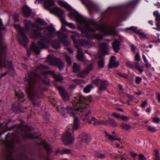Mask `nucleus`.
<instances>
[{
    "label": "nucleus",
    "mask_w": 160,
    "mask_h": 160,
    "mask_svg": "<svg viewBox=\"0 0 160 160\" xmlns=\"http://www.w3.org/2000/svg\"><path fill=\"white\" fill-rule=\"evenodd\" d=\"M46 72L47 73H49V74L52 75L53 77L57 81H60L63 79V78L60 75H56L53 71H50V72Z\"/></svg>",
    "instance_id": "393cba45"
},
{
    "label": "nucleus",
    "mask_w": 160,
    "mask_h": 160,
    "mask_svg": "<svg viewBox=\"0 0 160 160\" xmlns=\"http://www.w3.org/2000/svg\"><path fill=\"white\" fill-rule=\"evenodd\" d=\"M153 14L155 18V24L157 26V28H153L157 31H160V14L158 11H156L153 12Z\"/></svg>",
    "instance_id": "f3484780"
},
{
    "label": "nucleus",
    "mask_w": 160,
    "mask_h": 160,
    "mask_svg": "<svg viewBox=\"0 0 160 160\" xmlns=\"http://www.w3.org/2000/svg\"><path fill=\"white\" fill-rule=\"evenodd\" d=\"M131 49L132 51L134 52L135 51L136 48L133 45H132L131 46Z\"/></svg>",
    "instance_id": "774afa93"
},
{
    "label": "nucleus",
    "mask_w": 160,
    "mask_h": 160,
    "mask_svg": "<svg viewBox=\"0 0 160 160\" xmlns=\"http://www.w3.org/2000/svg\"><path fill=\"white\" fill-rule=\"evenodd\" d=\"M120 42L116 40L112 43V48L116 52H118L119 50L120 49Z\"/></svg>",
    "instance_id": "5701e85b"
},
{
    "label": "nucleus",
    "mask_w": 160,
    "mask_h": 160,
    "mask_svg": "<svg viewBox=\"0 0 160 160\" xmlns=\"http://www.w3.org/2000/svg\"><path fill=\"white\" fill-rule=\"evenodd\" d=\"M25 27H22L19 25H15V28L18 30V33L22 38V40H20L19 42L21 44L25 45L28 43V38L26 36L25 32L28 33L29 32L30 27L31 26L34 27V24L32 23L30 20H25L24 21Z\"/></svg>",
    "instance_id": "0eeeda50"
},
{
    "label": "nucleus",
    "mask_w": 160,
    "mask_h": 160,
    "mask_svg": "<svg viewBox=\"0 0 160 160\" xmlns=\"http://www.w3.org/2000/svg\"><path fill=\"white\" fill-rule=\"evenodd\" d=\"M120 119H121L122 120L124 121H128L129 119L128 117L124 115H122L121 116Z\"/></svg>",
    "instance_id": "8fccbe9b"
},
{
    "label": "nucleus",
    "mask_w": 160,
    "mask_h": 160,
    "mask_svg": "<svg viewBox=\"0 0 160 160\" xmlns=\"http://www.w3.org/2000/svg\"><path fill=\"white\" fill-rule=\"evenodd\" d=\"M156 98L157 99L158 102L160 103V93L157 92L156 93Z\"/></svg>",
    "instance_id": "603ef678"
},
{
    "label": "nucleus",
    "mask_w": 160,
    "mask_h": 160,
    "mask_svg": "<svg viewBox=\"0 0 160 160\" xmlns=\"http://www.w3.org/2000/svg\"><path fill=\"white\" fill-rule=\"evenodd\" d=\"M57 88L63 100L65 101L69 100V97L68 93L62 87L58 86L57 87Z\"/></svg>",
    "instance_id": "dca6fc26"
},
{
    "label": "nucleus",
    "mask_w": 160,
    "mask_h": 160,
    "mask_svg": "<svg viewBox=\"0 0 160 160\" xmlns=\"http://www.w3.org/2000/svg\"><path fill=\"white\" fill-rule=\"evenodd\" d=\"M73 72L75 73H77L80 70V66L78 65L76 62H74L73 63Z\"/></svg>",
    "instance_id": "7c9ffc66"
},
{
    "label": "nucleus",
    "mask_w": 160,
    "mask_h": 160,
    "mask_svg": "<svg viewBox=\"0 0 160 160\" xmlns=\"http://www.w3.org/2000/svg\"><path fill=\"white\" fill-rule=\"evenodd\" d=\"M59 4L67 9L70 10L71 9V7L67 3L62 1H60L58 2Z\"/></svg>",
    "instance_id": "f704fd0d"
},
{
    "label": "nucleus",
    "mask_w": 160,
    "mask_h": 160,
    "mask_svg": "<svg viewBox=\"0 0 160 160\" xmlns=\"http://www.w3.org/2000/svg\"><path fill=\"white\" fill-rule=\"evenodd\" d=\"M138 157L139 160H146V158L142 154H140L139 155Z\"/></svg>",
    "instance_id": "6e6d98bb"
},
{
    "label": "nucleus",
    "mask_w": 160,
    "mask_h": 160,
    "mask_svg": "<svg viewBox=\"0 0 160 160\" xmlns=\"http://www.w3.org/2000/svg\"><path fill=\"white\" fill-rule=\"evenodd\" d=\"M131 155L134 158H135L137 155V154L136 153L133 152H131Z\"/></svg>",
    "instance_id": "338daca9"
},
{
    "label": "nucleus",
    "mask_w": 160,
    "mask_h": 160,
    "mask_svg": "<svg viewBox=\"0 0 160 160\" xmlns=\"http://www.w3.org/2000/svg\"><path fill=\"white\" fill-rule=\"evenodd\" d=\"M108 123V121L107 120L104 121L103 120H102L101 121H95L93 124L94 125H97L99 124H107Z\"/></svg>",
    "instance_id": "c9c22d12"
},
{
    "label": "nucleus",
    "mask_w": 160,
    "mask_h": 160,
    "mask_svg": "<svg viewBox=\"0 0 160 160\" xmlns=\"http://www.w3.org/2000/svg\"><path fill=\"white\" fill-rule=\"evenodd\" d=\"M85 115L84 118H83V120L84 121L86 120H87V122L89 124H91L92 123V122L89 119V117L91 116V112L90 111H89Z\"/></svg>",
    "instance_id": "cd10ccee"
},
{
    "label": "nucleus",
    "mask_w": 160,
    "mask_h": 160,
    "mask_svg": "<svg viewBox=\"0 0 160 160\" xmlns=\"http://www.w3.org/2000/svg\"><path fill=\"white\" fill-rule=\"evenodd\" d=\"M48 68V67L47 66L41 64L36 68L35 70V72H41L40 75L35 72H29L28 73V76L25 78L28 84L26 89V92L29 100L32 101L33 105L36 107L39 106L40 102L38 100V99L41 97L34 89L35 84L38 81H41L46 85L49 84V80L46 75L49 73L46 72L48 71H44V69Z\"/></svg>",
    "instance_id": "f03ea898"
},
{
    "label": "nucleus",
    "mask_w": 160,
    "mask_h": 160,
    "mask_svg": "<svg viewBox=\"0 0 160 160\" xmlns=\"http://www.w3.org/2000/svg\"><path fill=\"white\" fill-rule=\"evenodd\" d=\"M92 83L97 86H98L99 85L98 90L100 91L106 90L109 85L108 81L101 80L98 78L93 80Z\"/></svg>",
    "instance_id": "9b49d317"
},
{
    "label": "nucleus",
    "mask_w": 160,
    "mask_h": 160,
    "mask_svg": "<svg viewBox=\"0 0 160 160\" xmlns=\"http://www.w3.org/2000/svg\"><path fill=\"white\" fill-rule=\"evenodd\" d=\"M22 106L21 105H18L15 107V108L13 107L12 109L13 111L16 112L17 113L22 112L23 111L22 110Z\"/></svg>",
    "instance_id": "2f4dec72"
},
{
    "label": "nucleus",
    "mask_w": 160,
    "mask_h": 160,
    "mask_svg": "<svg viewBox=\"0 0 160 160\" xmlns=\"http://www.w3.org/2000/svg\"><path fill=\"white\" fill-rule=\"evenodd\" d=\"M65 58L69 65H70L71 63L70 58L67 55H65Z\"/></svg>",
    "instance_id": "de8ad7c7"
},
{
    "label": "nucleus",
    "mask_w": 160,
    "mask_h": 160,
    "mask_svg": "<svg viewBox=\"0 0 160 160\" xmlns=\"http://www.w3.org/2000/svg\"><path fill=\"white\" fill-rule=\"evenodd\" d=\"M134 1H132L127 3V6H132L133 5Z\"/></svg>",
    "instance_id": "e2e57ef3"
},
{
    "label": "nucleus",
    "mask_w": 160,
    "mask_h": 160,
    "mask_svg": "<svg viewBox=\"0 0 160 160\" xmlns=\"http://www.w3.org/2000/svg\"><path fill=\"white\" fill-rule=\"evenodd\" d=\"M59 40L62 42L64 45L67 46L69 44V42L67 40V37L61 31H58L56 32Z\"/></svg>",
    "instance_id": "ddd939ff"
},
{
    "label": "nucleus",
    "mask_w": 160,
    "mask_h": 160,
    "mask_svg": "<svg viewBox=\"0 0 160 160\" xmlns=\"http://www.w3.org/2000/svg\"><path fill=\"white\" fill-rule=\"evenodd\" d=\"M16 98L18 101V104L23 102L25 100L23 93L20 91L16 92Z\"/></svg>",
    "instance_id": "412c9836"
},
{
    "label": "nucleus",
    "mask_w": 160,
    "mask_h": 160,
    "mask_svg": "<svg viewBox=\"0 0 160 160\" xmlns=\"http://www.w3.org/2000/svg\"><path fill=\"white\" fill-rule=\"evenodd\" d=\"M22 13L23 16L26 18H28L32 13V9L27 5H24L22 8Z\"/></svg>",
    "instance_id": "a211bd4d"
},
{
    "label": "nucleus",
    "mask_w": 160,
    "mask_h": 160,
    "mask_svg": "<svg viewBox=\"0 0 160 160\" xmlns=\"http://www.w3.org/2000/svg\"><path fill=\"white\" fill-rule=\"evenodd\" d=\"M52 47L55 49L58 48L60 47L59 41L57 40H53L52 42Z\"/></svg>",
    "instance_id": "c756f323"
},
{
    "label": "nucleus",
    "mask_w": 160,
    "mask_h": 160,
    "mask_svg": "<svg viewBox=\"0 0 160 160\" xmlns=\"http://www.w3.org/2000/svg\"><path fill=\"white\" fill-rule=\"evenodd\" d=\"M85 100V98L80 94H78L75 97L74 99L72 102V103L74 108V110L71 107L68 106L65 108L63 107H58L57 110L60 112L62 116L64 117H66V114L64 113V111L67 109L68 112L70 116L74 118L76 117L75 114V111L80 112V115L83 118L84 115V112L86 111L85 104H84Z\"/></svg>",
    "instance_id": "39448f33"
},
{
    "label": "nucleus",
    "mask_w": 160,
    "mask_h": 160,
    "mask_svg": "<svg viewBox=\"0 0 160 160\" xmlns=\"http://www.w3.org/2000/svg\"><path fill=\"white\" fill-rule=\"evenodd\" d=\"M95 157L102 159H103L107 157V155L105 153H102L97 152L95 154Z\"/></svg>",
    "instance_id": "72a5a7b5"
},
{
    "label": "nucleus",
    "mask_w": 160,
    "mask_h": 160,
    "mask_svg": "<svg viewBox=\"0 0 160 160\" xmlns=\"http://www.w3.org/2000/svg\"><path fill=\"white\" fill-rule=\"evenodd\" d=\"M135 59L136 61H139L140 60H141L139 54L138 53L136 54L135 55Z\"/></svg>",
    "instance_id": "5fc2aeb1"
},
{
    "label": "nucleus",
    "mask_w": 160,
    "mask_h": 160,
    "mask_svg": "<svg viewBox=\"0 0 160 160\" xmlns=\"http://www.w3.org/2000/svg\"><path fill=\"white\" fill-rule=\"evenodd\" d=\"M120 126L122 129L126 130H128L132 128V126L130 124L124 123H122Z\"/></svg>",
    "instance_id": "c85d7f7f"
},
{
    "label": "nucleus",
    "mask_w": 160,
    "mask_h": 160,
    "mask_svg": "<svg viewBox=\"0 0 160 160\" xmlns=\"http://www.w3.org/2000/svg\"><path fill=\"white\" fill-rule=\"evenodd\" d=\"M62 23V27H61V29L62 31H64L66 30V28L64 26V25H65V24H63Z\"/></svg>",
    "instance_id": "680f3d73"
},
{
    "label": "nucleus",
    "mask_w": 160,
    "mask_h": 160,
    "mask_svg": "<svg viewBox=\"0 0 160 160\" xmlns=\"http://www.w3.org/2000/svg\"><path fill=\"white\" fill-rule=\"evenodd\" d=\"M126 64L127 66L132 68H134L135 67V64L134 63V64H133L131 62L128 61L126 63Z\"/></svg>",
    "instance_id": "37998d69"
},
{
    "label": "nucleus",
    "mask_w": 160,
    "mask_h": 160,
    "mask_svg": "<svg viewBox=\"0 0 160 160\" xmlns=\"http://www.w3.org/2000/svg\"><path fill=\"white\" fill-rule=\"evenodd\" d=\"M73 131L68 128L63 133L62 137V140L64 144L67 145L72 144L74 141Z\"/></svg>",
    "instance_id": "9d476101"
},
{
    "label": "nucleus",
    "mask_w": 160,
    "mask_h": 160,
    "mask_svg": "<svg viewBox=\"0 0 160 160\" xmlns=\"http://www.w3.org/2000/svg\"><path fill=\"white\" fill-rule=\"evenodd\" d=\"M115 57L114 56H112L111 57L109 65V68H111L113 67H117L119 65L118 62H115Z\"/></svg>",
    "instance_id": "4be33fe9"
},
{
    "label": "nucleus",
    "mask_w": 160,
    "mask_h": 160,
    "mask_svg": "<svg viewBox=\"0 0 160 160\" xmlns=\"http://www.w3.org/2000/svg\"><path fill=\"white\" fill-rule=\"evenodd\" d=\"M11 128L13 129L15 132L13 133H8L6 138L5 145L6 147V160H14L12 156L13 152L15 142V138L17 137L19 138L25 139L26 138H32L33 139H39L37 141L38 144L42 145L44 147L48 154L51 153L53 151L51 146L45 141H42L41 138L37 137L35 135L31 133V129L27 126H22L18 125Z\"/></svg>",
    "instance_id": "f257e3e1"
},
{
    "label": "nucleus",
    "mask_w": 160,
    "mask_h": 160,
    "mask_svg": "<svg viewBox=\"0 0 160 160\" xmlns=\"http://www.w3.org/2000/svg\"><path fill=\"white\" fill-rule=\"evenodd\" d=\"M134 63L135 64V67L134 68L137 70L140 73H142L143 72V69L142 68H139V63L136 62H134Z\"/></svg>",
    "instance_id": "ea45409f"
},
{
    "label": "nucleus",
    "mask_w": 160,
    "mask_h": 160,
    "mask_svg": "<svg viewBox=\"0 0 160 160\" xmlns=\"http://www.w3.org/2000/svg\"><path fill=\"white\" fill-rule=\"evenodd\" d=\"M112 116L117 119H120L121 117V116L120 114H118L116 112L113 113Z\"/></svg>",
    "instance_id": "3c124183"
},
{
    "label": "nucleus",
    "mask_w": 160,
    "mask_h": 160,
    "mask_svg": "<svg viewBox=\"0 0 160 160\" xmlns=\"http://www.w3.org/2000/svg\"><path fill=\"white\" fill-rule=\"evenodd\" d=\"M109 123L110 125L113 127H115L118 126V124L113 119H109Z\"/></svg>",
    "instance_id": "a19ab883"
},
{
    "label": "nucleus",
    "mask_w": 160,
    "mask_h": 160,
    "mask_svg": "<svg viewBox=\"0 0 160 160\" xmlns=\"http://www.w3.org/2000/svg\"><path fill=\"white\" fill-rule=\"evenodd\" d=\"M152 121L155 123H159L160 121V120L157 117L153 118Z\"/></svg>",
    "instance_id": "864d4df0"
},
{
    "label": "nucleus",
    "mask_w": 160,
    "mask_h": 160,
    "mask_svg": "<svg viewBox=\"0 0 160 160\" xmlns=\"http://www.w3.org/2000/svg\"><path fill=\"white\" fill-rule=\"evenodd\" d=\"M142 78L140 77H136L135 79V82L137 84H140L142 81Z\"/></svg>",
    "instance_id": "09e8293b"
},
{
    "label": "nucleus",
    "mask_w": 160,
    "mask_h": 160,
    "mask_svg": "<svg viewBox=\"0 0 160 160\" xmlns=\"http://www.w3.org/2000/svg\"><path fill=\"white\" fill-rule=\"evenodd\" d=\"M146 127H147V130L151 132H154L157 131L155 127H152L149 125H147Z\"/></svg>",
    "instance_id": "4c0bfd02"
},
{
    "label": "nucleus",
    "mask_w": 160,
    "mask_h": 160,
    "mask_svg": "<svg viewBox=\"0 0 160 160\" xmlns=\"http://www.w3.org/2000/svg\"><path fill=\"white\" fill-rule=\"evenodd\" d=\"M36 22L42 25L45 24L46 23L44 20L40 18H38L36 21Z\"/></svg>",
    "instance_id": "c03bdc74"
},
{
    "label": "nucleus",
    "mask_w": 160,
    "mask_h": 160,
    "mask_svg": "<svg viewBox=\"0 0 160 160\" xmlns=\"http://www.w3.org/2000/svg\"><path fill=\"white\" fill-rule=\"evenodd\" d=\"M5 28L3 27L2 22L1 21H0V29L5 30Z\"/></svg>",
    "instance_id": "bf43d9fd"
},
{
    "label": "nucleus",
    "mask_w": 160,
    "mask_h": 160,
    "mask_svg": "<svg viewBox=\"0 0 160 160\" xmlns=\"http://www.w3.org/2000/svg\"><path fill=\"white\" fill-rule=\"evenodd\" d=\"M93 67V64H90L85 68L83 71L80 72L78 74V76L83 78H84L92 69Z\"/></svg>",
    "instance_id": "4468645a"
},
{
    "label": "nucleus",
    "mask_w": 160,
    "mask_h": 160,
    "mask_svg": "<svg viewBox=\"0 0 160 160\" xmlns=\"http://www.w3.org/2000/svg\"><path fill=\"white\" fill-rule=\"evenodd\" d=\"M76 21L80 24H84V27L81 29V33L83 36H86L88 38L100 41L103 39V35L100 33L91 34L88 32H94L96 30H98L102 32L105 35L115 33V31L113 29L106 28L104 24H98L94 21L89 22L81 16L76 17Z\"/></svg>",
    "instance_id": "7ed1b4c3"
},
{
    "label": "nucleus",
    "mask_w": 160,
    "mask_h": 160,
    "mask_svg": "<svg viewBox=\"0 0 160 160\" xmlns=\"http://www.w3.org/2000/svg\"><path fill=\"white\" fill-rule=\"evenodd\" d=\"M104 133L105 134L106 138L111 141H119L121 140L120 138H117L115 135L113 136L108 134L106 131H104Z\"/></svg>",
    "instance_id": "b1692460"
},
{
    "label": "nucleus",
    "mask_w": 160,
    "mask_h": 160,
    "mask_svg": "<svg viewBox=\"0 0 160 160\" xmlns=\"http://www.w3.org/2000/svg\"><path fill=\"white\" fill-rule=\"evenodd\" d=\"M49 61L50 62L51 65H57L60 71L63 68L64 63L59 59L53 57H52V59H50Z\"/></svg>",
    "instance_id": "f8f14e48"
},
{
    "label": "nucleus",
    "mask_w": 160,
    "mask_h": 160,
    "mask_svg": "<svg viewBox=\"0 0 160 160\" xmlns=\"http://www.w3.org/2000/svg\"><path fill=\"white\" fill-rule=\"evenodd\" d=\"M105 62L103 58H102L99 60L98 62V67L100 68H103L104 67Z\"/></svg>",
    "instance_id": "e433bc0d"
},
{
    "label": "nucleus",
    "mask_w": 160,
    "mask_h": 160,
    "mask_svg": "<svg viewBox=\"0 0 160 160\" xmlns=\"http://www.w3.org/2000/svg\"><path fill=\"white\" fill-rule=\"evenodd\" d=\"M86 6L89 11L90 14H91V11L93 9L95 6V5L92 2L90 1L86 5Z\"/></svg>",
    "instance_id": "bb28decb"
},
{
    "label": "nucleus",
    "mask_w": 160,
    "mask_h": 160,
    "mask_svg": "<svg viewBox=\"0 0 160 160\" xmlns=\"http://www.w3.org/2000/svg\"><path fill=\"white\" fill-rule=\"evenodd\" d=\"M142 58H143V59L144 62L146 63H147L148 61L146 59V58L144 55V54L142 55Z\"/></svg>",
    "instance_id": "69168bd1"
},
{
    "label": "nucleus",
    "mask_w": 160,
    "mask_h": 160,
    "mask_svg": "<svg viewBox=\"0 0 160 160\" xmlns=\"http://www.w3.org/2000/svg\"><path fill=\"white\" fill-rule=\"evenodd\" d=\"M154 155L155 157L154 158V160H160V158L158 155V149H155Z\"/></svg>",
    "instance_id": "58836bf2"
},
{
    "label": "nucleus",
    "mask_w": 160,
    "mask_h": 160,
    "mask_svg": "<svg viewBox=\"0 0 160 160\" xmlns=\"http://www.w3.org/2000/svg\"><path fill=\"white\" fill-rule=\"evenodd\" d=\"M72 152L71 151L70 149H64L62 151L61 154H69Z\"/></svg>",
    "instance_id": "79ce46f5"
},
{
    "label": "nucleus",
    "mask_w": 160,
    "mask_h": 160,
    "mask_svg": "<svg viewBox=\"0 0 160 160\" xmlns=\"http://www.w3.org/2000/svg\"><path fill=\"white\" fill-rule=\"evenodd\" d=\"M119 75L120 76H121L122 78H127L128 77V75L127 74H122L121 73H120L119 74Z\"/></svg>",
    "instance_id": "052dcab7"
},
{
    "label": "nucleus",
    "mask_w": 160,
    "mask_h": 160,
    "mask_svg": "<svg viewBox=\"0 0 160 160\" xmlns=\"http://www.w3.org/2000/svg\"><path fill=\"white\" fill-rule=\"evenodd\" d=\"M7 46L3 42H0V68L5 67L9 69V72L11 71H13L12 64V62L7 61L4 58L3 54L4 51L6 49Z\"/></svg>",
    "instance_id": "6e6552de"
},
{
    "label": "nucleus",
    "mask_w": 160,
    "mask_h": 160,
    "mask_svg": "<svg viewBox=\"0 0 160 160\" xmlns=\"http://www.w3.org/2000/svg\"><path fill=\"white\" fill-rule=\"evenodd\" d=\"M14 19L15 22H18L19 21V15L15 14L14 17Z\"/></svg>",
    "instance_id": "4d7b16f0"
},
{
    "label": "nucleus",
    "mask_w": 160,
    "mask_h": 160,
    "mask_svg": "<svg viewBox=\"0 0 160 160\" xmlns=\"http://www.w3.org/2000/svg\"><path fill=\"white\" fill-rule=\"evenodd\" d=\"M93 88V87L92 85H88L84 88L83 90V91L85 93H88L90 92L91 90Z\"/></svg>",
    "instance_id": "473e14b6"
},
{
    "label": "nucleus",
    "mask_w": 160,
    "mask_h": 160,
    "mask_svg": "<svg viewBox=\"0 0 160 160\" xmlns=\"http://www.w3.org/2000/svg\"><path fill=\"white\" fill-rule=\"evenodd\" d=\"M81 141L88 143L91 140V136L85 132H83L80 136Z\"/></svg>",
    "instance_id": "6ab92c4d"
},
{
    "label": "nucleus",
    "mask_w": 160,
    "mask_h": 160,
    "mask_svg": "<svg viewBox=\"0 0 160 160\" xmlns=\"http://www.w3.org/2000/svg\"><path fill=\"white\" fill-rule=\"evenodd\" d=\"M62 151H60L59 149H58L55 152V153L56 154H59L60 155H62L61 154Z\"/></svg>",
    "instance_id": "0e129e2a"
},
{
    "label": "nucleus",
    "mask_w": 160,
    "mask_h": 160,
    "mask_svg": "<svg viewBox=\"0 0 160 160\" xmlns=\"http://www.w3.org/2000/svg\"><path fill=\"white\" fill-rule=\"evenodd\" d=\"M138 34L139 35V38L141 39L146 38V37L145 34L143 32H141L140 30L139 31V32L138 33Z\"/></svg>",
    "instance_id": "49530a36"
},
{
    "label": "nucleus",
    "mask_w": 160,
    "mask_h": 160,
    "mask_svg": "<svg viewBox=\"0 0 160 160\" xmlns=\"http://www.w3.org/2000/svg\"><path fill=\"white\" fill-rule=\"evenodd\" d=\"M55 5V3L52 0H46L44 3L45 9L49 11L51 13L58 16L62 23L71 28H75L76 27L73 24L68 22L65 20L64 12L62 10L57 7H55L52 8H51V7Z\"/></svg>",
    "instance_id": "423d86ee"
},
{
    "label": "nucleus",
    "mask_w": 160,
    "mask_h": 160,
    "mask_svg": "<svg viewBox=\"0 0 160 160\" xmlns=\"http://www.w3.org/2000/svg\"><path fill=\"white\" fill-rule=\"evenodd\" d=\"M108 44L105 43H102L100 45V51L104 55L108 54Z\"/></svg>",
    "instance_id": "aec40b11"
},
{
    "label": "nucleus",
    "mask_w": 160,
    "mask_h": 160,
    "mask_svg": "<svg viewBox=\"0 0 160 160\" xmlns=\"http://www.w3.org/2000/svg\"><path fill=\"white\" fill-rule=\"evenodd\" d=\"M77 48L78 49L77 56L78 60L84 62L85 64L87 63L88 62V60L84 56V54L82 52V49L78 47H77Z\"/></svg>",
    "instance_id": "2eb2a0df"
},
{
    "label": "nucleus",
    "mask_w": 160,
    "mask_h": 160,
    "mask_svg": "<svg viewBox=\"0 0 160 160\" xmlns=\"http://www.w3.org/2000/svg\"><path fill=\"white\" fill-rule=\"evenodd\" d=\"M128 29H129L134 32L138 33L139 32L140 30H138L137 28L134 27H131L129 28H128Z\"/></svg>",
    "instance_id": "a18cd8bd"
},
{
    "label": "nucleus",
    "mask_w": 160,
    "mask_h": 160,
    "mask_svg": "<svg viewBox=\"0 0 160 160\" xmlns=\"http://www.w3.org/2000/svg\"><path fill=\"white\" fill-rule=\"evenodd\" d=\"M78 119L77 117H76L74 118V122H73V124L72 125H71L69 126V127H72V130H76L78 128H79V125L78 124Z\"/></svg>",
    "instance_id": "a878e982"
},
{
    "label": "nucleus",
    "mask_w": 160,
    "mask_h": 160,
    "mask_svg": "<svg viewBox=\"0 0 160 160\" xmlns=\"http://www.w3.org/2000/svg\"><path fill=\"white\" fill-rule=\"evenodd\" d=\"M37 28V29H32L29 36L31 38L34 40L38 39V37H41L40 40L38 41V43L39 48L37 47L33 42L31 47L32 50L35 53L39 54L41 49L48 47L51 41L50 38H53V35L55 32V29L53 26H48L47 28V30L48 32V35L44 36L41 35V29L39 27Z\"/></svg>",
    "instance_id": "20e7f679"
},
{
    "label": "nucleus",
    "mask_w": 160,
    "mask_h": 160,
    "mask_svg": "<svg viewBox=\"0 0 160 160\" xmlns=\"http://www.w3.org/2000/svg\"><path fill=\"white\" fill-rule=\"evenodd\" d=\"M71 37L76 48L77 47H78L77 46V45L83 47L87 46L89 47L95 46V43L91 40H86L83 39H76V38H78L79 37V35L78 33H76L75 35H72Z\"/></svg>",
    "instance_id": "1a4fd4ad"
},
{
    "label": "nucleus",
    "mask_w": 160,
    "mask_h": 160,
    "mask_svg": "<svg viewBox=\"0 0 160 160\" xmlns=\"http://www.w3.org/2000/svg\"><path fill=\"white\" fill-rule=\"evenodd\" d=\"M147 103V102L146 100L142 102V104L141 105V107L142 108H144Z\"/></svg>",
    "instance_id": "13d9d810"
}]
</instances>
